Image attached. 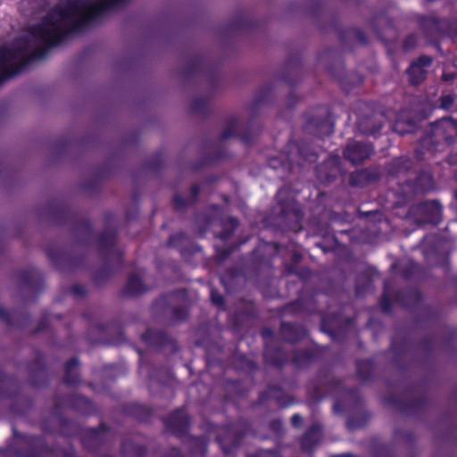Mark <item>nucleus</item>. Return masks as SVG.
I'll return each mask as SVG.
<instances>
[{
    "label": "nucleus",
    "mask_w": 457,
    "mask_h": 457,
    "mask_svg": "<svg viewBox=\"0 0 457 457\" xmlns=\"http://www.w3.org/2000/svg\"><path fill=\"white\" fill-rule=\"evenodd\" d=\"M38 216L71 227L74 245L65 248L50 245L46 249L48 259L56 269L70 270L81 267L85 260L84 251L89 247L96 248L103 261V265L92 274L95 282L106 281L121 265L122 253L117 245L118 219L114 213H105L104 228L97 236L93 234L89 220L81 218L66 201L52 200L38 210Z\"/></svg>",
    "instance_id": "obj_1"
},
{
    "label": "nucleus",
    "mask_w": 457,
    "mask_h": 457,
    "mask_svg": "<svg viewBox=\"0 0 457 457\" xmlns=\"http://www.w3.org/2000/svg\"><path fill=\"white\" fill-rule=\"evenodd\" d=\"M179 76L186 82L195 81L199 84V89L190 104L191 113L207 116L214 92L220 87L217 63L203 54L190 53L184 57Z\"/></svg>",
    "instance_id": "obj_2"
},
{
    "label": "nucleus",
    "mask_w": 457,
    "mask_h": 457,
    "mask_svg": "<svg viewBox=\"0 0 457 457\" xmlns=\"http://www.w3.org/2000/svg\"><path fill=\"white\" fill-rule=\"evenodd\" d=\"M261 334L265 344L264 360L276 368H280L286 363H292L296 368H303L318 358V353L312 349L288 350L275 346L272 343L273 331L270 328H262Z\"/></svg>",
    "instance_id": "obj_3"
},
{
    "label": "nucleus",
    "mask_w": 457,
    "mask_h": 457,
    "mask_svg": "<svg viewBox=\"0 0 457 457\" xmlns=\"http://www.w3.org/2000/svg\"><path fill=\"white\" fill-rule=\"evenodd\" d=\"M253 136L254 132L252 128V121L245 124L240 117L236 115L229 116L225 121V128L220 135V140L206 147L207 153L205 156L195 169H199L207 163L221 160L226 154L225 148L222 145L223 141L231 137H238L244 143L249 144L252 142Z\"/></svg>",
    "instance_id": "obj_4"
},
{
    "label": "nucleus",
    "mask_w": 457,
    "mask_h": 457,
    "mask_svg": "<svg viewBox=\"0 0 457 457\" xmlns=\"http://www.w3.org/2000/svg\"><path fill=\"white\" fill-rule=\"evenodd\" d=\"M15 436V444L4 452L5 457H76L72 447L51 450L41 436Z\"/></svg>",
    "instance_id": "obj_5"
},
{
    "label": "nucleus",
    "mask_w": 457,
    "mask_h": 457,
    "mask_svg": "<svg viewBox=\"0 0 457 457\" xmlns=\"http://www.w3.org/2000/svg\"><path fill=\"white\" fill-rule=\"evenodd\" d=\"M276 198L278 203L270 214L272 223L281 229L300 230L303 214L293 197L287 195V189L279 188Z\"/></svg>",
    "instance_id": "obj_6"
},
{
    "label": "nucleus",
    "mask_w": 457,
    "mask_h": 457,
    "mask_svg": "<svg viewBox=\"0 0 457 457\" xmlns=\"http://www.w3.org/2000/svg\"><path fill=\"white\" fill-rule=\"evenodd\" d=\"M308 392L315 401H320L326 396L337 397L343 395L345 400L359 402L360 395L356 389H346L343 383L336 378L328 369L320 370L316 378L308 386Z\"/></svg>",
    "instance_id": "obj_7"
},
{
    "label": "nucleus",
    "mask_w": 457,
    "mask_h": 457,
    "mask_svg": "<svg viewBox=\"0 0 457 457\" xmlns=\"http://www.w3.org/2000/svg\"><path fill=\"white\" fill-rule=\"evenodd\" d=\"M195 222L200 234L204 233L208 228L219 227L220 230H214V234L223 242L233 236L239 224L235 217L226 216L224 210L219 205H212L205 212L198 214Z\"/></svg>",
    "instance_id": "obj_8"
},
{
    "label": "nucleus",
    "mask_w": 457,
    "mask_h": 457,
    "mask_svg": "<svg viewBox=\"0 0 457 457\" xmlns=\"http://www.w3.org/2000/svg\"><path fill=\"white\" fill-rule=\"evenodd\" d=\"M166 429L178 437H186L187 447L192 454L204 455L208 445V437L187 436L189 418L184 409H178L164 420Z\"/></svg>",
    "instance_id": "obj_9"
},
{
    "label": "nucleus",
    "mask_w": 457,
    "mask_h": 457,
    "mask_svg": "<svg viewBox=\"0 0 457 457\" xmlns=\"http://www.w3.org/2000/svg\"><path fill=\"white\" fill-rule=\"evenodd\" d=\"M317 159V153L308 144L304 142H290L287 145L285 159L271 158L269 161V166L273 170H282L283 174L281 178H284L286 172H291L294 166H303L305 163L316 162Z\"/></svg>",
    "instance_id": "obj_10"
},
{
    "label": "nucleus",
    "mask_w": 457,
    "mask_h": 457,
    "mask_svg": "<svg viewBox=\"0 0 457 457\" xmlns=\"http://www.w3.org/2000/svg\"><path fill=\"white\" fill-rule=\"evenodd\" d=\"M187 287H180L169 296H162L153 303L155 312L170 316L174 321H182L188 315L189 303Z\"/></svg>",
    "instance_id": "obj_11"
},
{
    "label": "nucleus",
    "mask_w": 457,
    "mask_h": 457,
    "mask_svg": "<svg viewBox=\"0 0 457 457\" xmlns=\"http://www.w3.org/2000/svg\"><path fill=\"white\" fill-rule=\"evenodd\" d=\"M385 287L380 298V308L383 312H391L392 304L398 303L406 308H413L421 302V295L419 287Z\"/></svg>",
    "instance_id": "obj_12"
},
{
    "label": "nucleus",
    "mask_w": 457,
    "mask_h": 457,
    "mask_svg": "<svg viewBox=\"0 0 457 457\" xmlns=\"http://www.w3.org/2000/svg\"><path fill=\"white\" fill-rule=\"evenodd\" d=\"M407 219L418 226L437 225L442 220V205L436 200H427L411 205L406 213Z\"/></svg>",
    "instance_id": "obj_13"
},
{
    "label": "nucleus",
    "mask_w": 457,
    "mask_h": 457,
    "mask_svg": "<svg viewBox=\"0 0 457 457\" xmlns=\"http://www.w3.org/2000/svg\"><path fill=\"white\" fill-rule=\"evenodd\" d=\"M248 427L245 423L228 424L215 428L216 440L224 454H232L242 442V436L246 432Z\"/></svg>",
    "instance_id": "obj_14"
},
{
    "label": "nucleus",
    "mask_w": 457,
    "mask_h": 457,
    "mask_svg": "<svg viewBox=\"0 0 457 457\" xmlns=\"http://www.w3.org/2000/svg\"><path fill=\"white\" fill-rule=\"evenodd\" d=\"M385 117L382 112H376L373 108L362 103L356 111V127L358 130L367 136H374L382 128Z\"/></svg>",
    "instance_id": "obj_15"
},
{
    "label": "nucleus",
    "mask_w": 457,
    "mask_h": 457,
    "mask_svg": "<svg viewBox=\"0 0 457 457\" xmlns=\"http://www.w3.org/2000/svg\"><path fill=\"white\" fill-rule=\"evenodd\" d=\"M62 431L64 432L66 427L73 428L79 433L83 447L90 452L102 448L109 436L108 428L104 425H101L99 428H80L71 421L62 420Z\"/></svg>",
    "instance_id": "obj_16"
},
{
    "label": "nucleus",
    "mask_w": 457,
    "mask_h": 457,
    "mask_svg": "<svg viewBox=\"0 0 457 457\" xmlns=\"http://www.w3.org/2000/svg\"><path fill=\"white\" fill-rule=\"evenodd\" d=\"M422 251L427 262L430 265H445L450 252V243L442 238L428 235L423 237Z\"/></svg>",
    "instance_id": "obj_17"
},
{
    "label": "nucleus",
    "mask_w": 457,
    "mask_h": 457,
    "mask_svg": "<svg viewBox=\"0 0 457 457\" xmlns=\"http://www.w3.org/2000/svg\"><path fill=\"white\" fill-rule=\"evenodd\" d=\"M433 187L434 181L430 173L420 171L416 175L414 180L407 179L404 183L399 184L397 194L401 195V198L395 204L400 206L414 195L431 190Z\"/></svg>",
    "instance_id": "obj_18"
},
{
    "label": "nucleus",
    "mask_w": 457,
    "mask_h": 457,
    "mask_svg": "<svg viewBox=\"0 0 457 457\" xmlns=\"http://www.w3.org/2000/svg\"><path fill=\"white\" fill-rule=\"evenodd\" d=\"M420 26L431 43L436 42L445 36H451L453 32V25L448 20L436 16H422L420 19Z\"/></svg>",
    "instance_id": "obj_19"
},
{
    "label": "nucleus",
    "mask_w": 457,
    "mask_h": 457,
    "mask_svg": "<svg viewBox=\"0 0 457 457\" xmlns=\"http://www.w3.org/2000/svg\"><path fill=\"white\" fill-rule=\"evenodd\" d=\"M333 128L334 125L327 109L308 114L304 125V130L307 133L319 137L331 135Z\"/></svg>",
    "instance_id": "obj_20"
},
{
    "label": "nucleus",
    "mask_w": 457,
    "mask_h": 457,
    "mask_svg": "<svg viewBox=\"0 0 457 457\" xmlns=\"http://www.w3.org/2000/svg\"><path fill=\"white\" fill-rule=\"evenodd\" d=\"M390 269L406 281H422L427 277V272L410 259L396 260L390 265Z\"/></svg>",
    "instance_id": "obj_21"
},
{
    "label": "nucleus",
    "mask_w": 457,
    "mask_h": 457,
    "mask_svg": "<svg viewBox=\"0 0 457 457\" xmlns=\"http://www.w3.org/2000/svg\"><path fill=\"white\" fill-rule=\"evenodd\" d=\"M311 287H303L301 296L295 302L287 306V312H305L307 313L321 312L318 306V301L320 295L317 293L309 292Z\"/></svg>",
    "instance_id": "obj_22"
},
{
    "label": "nucleus",
    "mask_w": 457,
    "mask_h": 457,
    "mask_svg": "<svg viewBox=\"0 0 457 457\" xmlns=\"http://www.w3.org/2000/svg\"><path fill=\"white\" fill-rule=\"evenodd\" d=\"M372 152L373 147L370 143L352 140L344 150V157L353 165H357L367 160Z\"/></svg>",
    "instance_id": "obj_23"
},
{
    "label": "nucleus",
    "mask_w": 457,
    "mask_h": 457,
    "mask_svg": "<svg viewBox=\"0 0 457 457\" xmlns=\"http://www.w3.org/2000/svg\"><path fill=\"white\" fill-rule=\"evenodd\" d=\"M433 58L421 55L414 60L406 71L408 80L413 86L420 85L427 78L428 69L430 68Z\"/></svg>",
    "instance_id": "obj_24"
},
{
    "label": "nucleus",
    "mask_w": 457,
    "mask_h": 457,
    "mask_svg": "<svg viewBox=\"0 0 457 457\" xmlns=\"http://www.w3.org/2000/svg\"><path fill=\"white\" fill-rule=\"evenodd\" d=\"M352 318H347L345 324L340 322V317L337 314L329 316H321L320 329L328 334L333 340H337L341 335H345V331L353 326Z\"/></svg>",
    "instance_id": "obj_25"
},
{
    "label": "nucleus",
    "mask_w": 457,
    "mask_h": 457,
    "mask_svg": "<svg viewBox=\"0 0 457 457\" xmlns=\"http://www.w3.org/2000/svg\"><path fill=\"white\" fill-rule=\"evenodd\" d=\"M12 276L19 286H43L46 282L45 274L34 266L15 270Z\"/></svg>",
    "instance_id": "obj_26"
},
{
    "label": "nucleus",
    "mask_w": 457,
    "mask_h": 457,
    "mask_svg": "<svg viewBox=\"0 0 457 457\" xmlns=\"http://www.w3.org/2000/svg\"><path fill=\"white\" fill-rule=\"evenodd\" d=\"M302 254L294 250L291 254L290 262H285L284 269L281 272L283 277H296L301 282H307L312 273L310 269L300 266Z\"/></svg>",
    "instance_id": "obj_27"
},
{
    "label": "nucleus",
    "mask_w": 457,
    "mask_h": 457,
    "mask_svg": "<svg viewBox=\"0 0 457 457\" xmlns=\"http://www.w3.org/2000/svg\"><path fill=\"white\" fill-rule=\"evenodd\" d=\"M340 162L339 156H330L318 166L316 175L319 181L325 185L332 183L341 172Z\"/></svg>",
    "instance_id": "obj_28"
},
{
    "label": "nucleus",
    "mask_w": 457,
    "mask_h": 457,
    "mask_svg": "<svg viewBox=\"0 0 457 457\" xmlns=\"http://www.w3.org/2000/svg\"><path fill=\"white\" fill-rule=\"evenodd\" d=\"M143 341L150 347L162 349L168 347L170 352L177 351V345L166 332L154 329H147L142 336Z\"/></svg>",
    "instance_id": "obj_29"
},
{
    "label": "nucleus",
    "mask_w": 457,
    "mask_h": 457,
    "mask_svg": "<svg viewBox=\"0 0 457 457\" xmlns=\"http://www.w3.org/2000/svg\"><path fill=\"white\" fill-rule=\"evenodd\" d=\"M67 407L84 414H87L93 410V404L91 401L80 395H71L64 399H61L59 397L56 398L55 412H58L59 411Z\"/></svg>",
    "instance_id": "obj_30"
},
{
    "label": "nucleus",
    "mask_w": 457,
    "mask_h": 457,
    "mask_svg": "<svg viewBox=\"0 0 457 457\" xmlns=\"http://www.w3.org/2000/svg\"><path fill=\"white\" fill-rule=\"evenodd\" d=\"M381 275L376 267L368 263H361L356 270L355 286H370L380 281Z\"/></svg>",
    "instance_id": "obj_31"
},
{
    "label": "nucleus",
    "mask_w": 457,
    "mask_h": 457,
    "mask_svg": "<svg viewBox=\"0 0 457 457\" xmlns=\"http://www.w3.org/2000/svg\"><path fill=\"white\" fill-rule=\"evenodd\" d=\"M380 178V172L377 168L370 167L357 170L350 175V184L353 187H364Z\"/></svg>",
    "instance_id": "obj_32"
},
{
    "label": "nucleus",
    "mask_w": 457,
    "mask_h": 457,
    "mask_svg": "<svg viewBox=\"0 0 457 457\" xmlns=\"http://www.w3.org/2000/svg\"><path fill=\"white\" fill-rule=\"evenodd\" d=\"M202 186L199 184L193 185L189 191L186 194L175 192L173 195V206L176 211H183L187 207L195 204L198 199Z\"/></svg>",
    "instance_id": "obj_33"
},
{
    "label": "nucleus",
    "mask_w": 457,
    "mask_h": 457,
    "mask_svg": "<svg viewBox=\"0 0 457 457\" xmlns=\"http://www.w3.org/2000/svg\"><path fill=\"white\" fill-rule=\"evenodd\" d=\"M413 161L406 156L394 158L386 166L388 176L399 178L407 175L413 168Z\"/></svg>",
    "instance_id": "obj_34"
},
{
    "label": "nucleus",
    "mask_w": 457,
    "mask_h": 457,
    "mask_svg": "<svg viewBox=\"0 0 457 457\" xmlns=\"http://www.w3.org/2000/svg\"><path fill=\"white\" fill-rule=\"evenodd\" d=\"M434 132L442 137L447 144H452L457 137V122L451 118H446L434 125Z\"/></svg>",
    "instance_id": "obj_35"
},
{
    "label": "nucleus",
    "mask_w": 457,
    "mask_h": 457,
    "mask_svg": "<svg viewBox=\"0 0 457 457\" xmlns=\"http://www.w3.org/2000/svg\"><path fill=\"white\" fill-rule=\"evenodd\" d=\"M270 399L274 400L281 407H287L291 404L289 397L278 386H270L267 391L262 392L259 397V403L264 404Z\"/></svg>",
    "instance_id": "obj_36"
},
{
    "label": "nucleus",
    "mask_w": 457,
    "mask_h": 457,
    "mask_svg": "<svg viewBox=\"0 0 457 457\" xmlns=\"http://www.w3.org/2000/svg\"><path fill=\"white\" fill-rule=\"evenodd\" d=\"M369 23L370 29L381 39L385 38L386 30L391 29L393 27L392 20L384 11L375 13Z\"/></svg>",
    "instance_id": "obj_37"
},
{
    "label": "nucleus",
    "mask_w": 457,
    "mask_h": 457,
    "mask_svg": "<svg viewBox=\"0 0 457 457\" xmlns=\"http://www.w3.org/2000/svg\"><path fill=\"white\" fill-rule=\"evenodd\" d=\"M322 434L321 426L319 423H313L301 439V447L303 451H311L320 440Z\"/></svg>",
    "instance_id": "obj_38"
},
{
    "label": "nucleus",
    "mask_w": 457,
    "mask_h": 457,
    "mask_svg": "<svg viewBox=\"0 0 457 457\" xmlns=\"http://www.w3.org/2000/svg\"><path fill=\"white\" fill-rule=\"evenodd\" d=\"M280 331L283 338L291 343L300 340L306 334V330L303 326L287 322L281 323Z\"/></svg>",
    "instance_id": "obj_39"
},
{
    "label": "nucleus",
    "mask_w": 457,
    "mask_h": 457,
    "mask_svg": "<svg viewBox=\"0 0 457 457\" xmlns=\"http://www.w3.org/2000/svg\"><path fill=\"white\" fill-rule=\"evenodd\" d=\"M255 26V21L246 14H238L229 24L228 30L231 33H243L252 30Z\"/></svg>",
    "instance_id": "obj_40"
},
{
    "label": "nucleus",
    "mask_w": 457,
    "mask_h": 457,
    "mask_svg": "<svg viewBox=\"0 0 457 457\" xmlns=\"http://www.w3.org/2000/svg\"><path fill=\"white\" fill-rule=\"evenodd\" d=\"M270 92V85H264L256 92L253 99L247 106V112L249 115L253 117L257 114L259 109L266 103Z\"/></svg>",
    "instance_id": "obj_41"
},
{
    "label": "nucleus",
    "mask_w": 457,
    "mask_h": 457,
    "mask_svg": "<svg viewBox=\"0 0 457 457\" xmlns=\"http://www.w3.org/2000/svg\"><path fill=\"white\" fill-rule=\"evenodd\" d=\"M121 451L126 457H144L146 450L145 446L134 438H128L122 442Z\"/></svg>",
    "instance_id": "obj_42"
},
{
    "label": "nucleus",
    "mask_w": 457,
    "mask_h": 457,
    "mask_svg": "<svg viewBox=\"0 0 457 457\" xmlns=\"http://www.w3.org/2000/svg\"><path fill=\"white\" fill-rule=\"evenodd\" d=\"M340 40L347 45L349 42H355L361 45L367 43V37L365 33L357 28H351L345 30L339 31Z\"/></svg>",
    "instance_id": "obj_43"
},
{
    "label": "nucleus",
    "mask_w": 457,
    "mask_h": 457,
    "mask_svg": "<svg viewBox=\"0 0 457 457\" xmlns=\"http://www.w3.org/2000/svg\"><path fill=\"white\" fill-rule=\"evenodd\" d=\"M356 370L360 379L369 381L373 378L375 363L371 359L357 361Z\"/></svg>",
    "instance_id": "obj_44"
},
{
    "label": "nucleus",
    "mask_w": 457,
    "mask_h": 457,
    "mask_svg": "<svg viewBox=\"0 0 457 457\" xmlns=\"http://www.w3.org/2000/svg\"><path fill=\"white\" fill-rule=\"evenodd\" d=\"M17 388L16 381L0 371V397H12Z\"/></svg>",
    "instance_id": "obj_45"
},
{
    "label": "nucleus",
    "mask_w": 457,
    "mask_h": 457,
    "mask_svg": "<svg viewBox=\"0 0 457 457\" xmlns=\"http://www.w3.org/2000/svg\"><path fill=\"white\" fill-rule=\"evenodd\" d=\"M79 361L77 358H71L65 366L64 383L68 386H73L79 383V377L78 373Z\"/></svg>",
    "instance_id": "obj_46"
},
{
    "label": "nucleus",
    "mask_w": 457,
    "mask_h": 457,
    "mask_svg": "<svg viewBox=\"0 0 457 457\" xmlns=\"http://www.w3.org/2000/svg\"><path fill=\"white\" fill-rule=\"evenodd\" d=\"M336 55L337 54L335 51H333L332 49H327L321 54H320L318 61L320 64L324 65L328 71L335 74L336 76H338V74L336 73L334 64L332 63V62L335 61L337 66H341L340 60H335Z\"/></svg>",
    "instance_id": "obj_47"
},
{
    "label": "nucleus",
    "mask_w": 457,
    "mask_h": 457,
    "mask_svg": "<svg viewBox=\"0 0 457 457\" xmlns=\"http://www.w3.org/2000/svg\"><path fill=\"white\" fill-rule=\"evenodd\" d=\"M146 283L145 270L142 268H135L129 274L126 286H145Z\"/></svg>",
    "instance_id": "obj_48"
},
{
    "label": "nucleus",
    "mask_w": 457,
    "mask_h": 457,
    "mask_svg": "<svg viewBox=\"0 0 457 457\" xmlns=\"http://www.w3.org/2000/svg\"><path fill=\"white\" fill-rule=\"evenodd\" d=\"M77 143L71 139H61L55 146V154L57 158L66 156L75 146Z\"/></svg>",
    "instance_id": "obj_49"
},
{
    "label": "nucleus",
    "mask_w": 457,
    "mask_h": 457,
    "mask_svg": "<svg viewBox=\"0 0 457 457\" xmlns=\"http://www.w3.org/2000/svg\"><path fill=\"white\" fill-rule=\"evenodd\" d=\"M188 243H190V238L184 232L172 235L169 238V245L178 248L182 253L184 252V245Z\"/></svg>",
    "instance_id": "obj_50"
},
{
    "label": "nucleus",
    "mask_w": 457,
    "mask_h": 457,
    "mask_svg": "<svg viewBox=\"0 0 457 457\" xmlns=\"http://www.w3.org/2000/svg\"><path fill=\"white\" fill-rule=\"evenodd\" d=\"M308 12L310 14L317 17L319 20L330 17V14L326 9H324L323 5L319 1H313L308 9Z\"/></svg>",
    "instance_id": "obj_51"
},
{
    "label": "nucleus",
    "mask_w": 457,
    "mask_h": 457,
    "mask_svg": "<svg viewBox=\"0 0 457 457\" xmlns=\"http://www.w3.org/2000/svg\"><path fill=\"white\" fill-rule=\"evenodd\" d=\"M162 164L163 157L161 154H157L145 162V170L149 172L155 173L161 170Z\"/></svg>",
    "instance_id": "obj_52"
},
{
    "label": "nucleus",
    "mask_w": 457,
    "mask_h": 457,
    "mask_svg": "<svg viewBox=\"0 0 457 457\" xmlns=\"http://www.w3.org/2000/svg\"><path fill=\"white\" fill-rule=\"evenodd\" d=\"M104 177H106V173L104 171L98 172L91 180L84 183V189L88 192L96 191L98 189L99 181Z\"/></svg>",
    "instance_id": "obj_53"
},
{
    "label": "nucleus",
    "mask_w": 457,
    "mask_h": 457,
    "mask_svg": "<svg viewBox=\"0 0 457 457\" xmlns=\"http://www.w3.org/2000/svg\"><path fill=\"white\" fill-rule=\"evenodd\" d=\"M419 45V37L416 33H410L405 37L403 42V48L404 51H411Z\"/></svg>",
    "instance_id": "obj_54"
},
{
    "label": "nucleus",
    "mask_w": 457,
    "mask_h": 457,
    "mask_svg": "<svg viewBox=\"0 0 457 457\" xmlns=\"http://www.w3.org/2000/svg\"><path fill=\"white\" fill-rule=\"evenodd\" d=\"M211 299L213 304L220 309H224L228 299H225L223 295L218 292L216 287H212L210 292Z\"/></svg>",
    "instance_id": "obj_55"
},
{
    "label": "nucleus",
    "mask_w": 457,
    "mask_h": 457,
    "mask_svg": "<svg viewBox=\"0 0 457 457\" xmlns=\"http://www.w3.org/2000/svg\"><path fill=\"white\" fill-rule=\"evenodd\" d=\"M270 269V265L269 262H262L254 264V271L253 275L256 278H262L264 276V273Z\"/></svg>",
    "instance_id": "obj_56"
},
{
    "label": "nucleus",
    "mask_w": 457,
    "mask_h": 457,
    "mask_svg": "<svg viewBox=\"0 0 457 457\" xmlns=\"http://www.w3.org/2000/svg\"><path fill=\"white\" fill-rule=\"evenodd\" d=\"M454 96L445 95L440 98V107L444 110L451 109L454 104Z\"/></svg>",
    "instance_id": "obj_57"
},
{
    "label": "nucleus",
    "mask_w": 457,
    "mask_h": 457,
    "mask_svg": "<svg viewBox=\"0 0 457 457\" xmlns=\"http://www.w3.org/2000/svg\"><path fill=\"white\" fill-rule=\"evenodd\" d=\"M293 69H294V70H295V71H298V69H299V68H298V65H293L291 62H288V63L287 64V71H285V72L281 75V79H282L285 82H287V83H288V84H290V85H293V84H295V80L291 78V75H290V71H291V70H293Z\"/></svg>",
    "instance_id": "obj_58"
},
{
    "label": "nucleus",
    "mask_w": 457,
    "mask_h": 457,
    "mask_svg": "<svg viewBox=\"0 0 457 457\" xmlns=\"http://www.w3.org/2000/svg\"><path fill=\"white\" fill-rule=\"evenodd\" d=\"M247 457H281L277 451L273 450H258L254 454Z\"/></svg>",
    "instance_id": "obj_59"
},
{
    "label": "nucleus",
    "mask_w": 457,
    "mask_h": 457,
    "mask_svg": "<svg viewBox=\"0 0 457 457\" xmlns=\"http://www.w3.org/2000/svg\"><path fill=\"white\" fill-rule=\"evenodd\" d=\"M374 457H393L390 450L386 445H381L373 452Z\"/></svg>",
    "instance_id": "obj_60"
},
{
    "label": "nucleus",
    "mask_w": 457,
    "mask_h": 457,
    "mask_svg": "<svg viewBox=\"0 0 457 457\" xmlns=\"http://www.w3.org/2000/svg\"><path fill=\"white\" fill-rule=\"evenodd\" d=\"M364 424L361 420H355L353 417H349L346 420V427L349 430H354Z\"/></svg>",
    "instance_id": "obj_61"
},
{
    "label": "nucleus",
    "mask_w": 457,
    "mask_h": 457,
    "mask_svg": "<svg viewBox=\"0 0 457 457\" xmlns=\"http://www.w3.org/2000/svg\"><path fill=\"white\" fill-rule=\"evenodd\" d=\"M270 428L276 434L279 435L282 432L283 426L279 420H274L270 422Z\"/></svg>",
    "instance_id": "obj_62"
},
{
    "label": "nucleus",
    "mask_w": 457,
    "mask_h": 457,
    "mask_svg": "<svg viewBox=\"0 0 457 457\" xmlns=\"http://www.w3.org/2000/svg\"><path fill=\"white\" fill-rule=\"evenodd\" d=\"M0 320L8 325H11L12 322L11 313L6 309H4L3 307H0Z\"/></svg>",
    "instance_id": "obj_63"
},
{
    "label": "nucleus",
    "mask_w": 457,
    "mask_h": 457,
    "mask_svg": "<svg viewBox=\"0 0 457 457\" xmlns=\"http://www.w3.org/2000/svg\"><path fill=\"white\" fill-rule=\"evenodd\" d=\"M345 409V403L338 399L333 404V411L335 413H342Z\"/></svg>",
    "instance_id": "obj_64"
}]
</instances>
